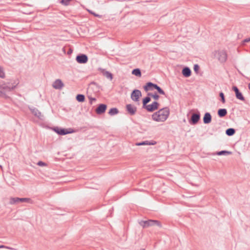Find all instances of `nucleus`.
<instances>
[{"label":"nucleus","instance_id":"obj_1","mask_svg":"<svg viewBox=\"0 0 250 250\" xmlns=\"http://www.w3.org/2000/svg\"><path fill=\"white\" fill-rule=\"evenodd\" d=\"M169 114V107H165L154 113L152 115V118L155 121L163 122L167 120Z\"/></svg>","mask_w":250,"mask_h":250},{"label":"nucleus","instance_id":"obj_2","mask_svg":"<svg viewBox=\"0 0 250 250\" xmlns=\"http://www.w3.org/2000/svg\"><path fill=\"white\" fill-rule=\"evenodd\" d=\"M214 56L222 63H225L228 59V54L225 50L215 51L214 52Z\"/></svg>","mask_w":250,"mask_h":250},{"label":"nucleus","instance_id":"obj_3","mask_svg":"<svg viewBox=\"0 0 250 250\" xmlns=\"http://www.w3.org/2000/svg\"><path fill=\"white\" fill-rule=\"evenodd\" d=\"M139 224L143 228H146L150 226H157L159 227H162L161 222L158 220H148L146 221L142 220L139 222Z\"/></svg>","mask_w":250,"mask_h":250},{"label":"nucleus","instance_id":"obj_4","mask_svg":"<svg viewBox=\"0 0 250 250\" xmlns=\"http://www.w3.org/2000/svg\"><path fill=\"white\" fill-rule=\"evenodd\" d=\"M20 202H26L30 204L33 203V201L29 198H19V197H11L10 199L9 203L11 205L17 204Z\"/></svg>","mask_w":250,"mask_h":250},{"label":"nucleus","instance_id":"obj_5","mask_svg":"<svg viewBox=\"0 0 250 250\" xmlns=\"http://www.w3.org/2000/svg\"><path fill=\"white\" fill-rule=\"evenodd\" d=\"M18 83H17L15 81L13 83H0V88L5 90L8 91H11L14 89Z\"/></svg>","mask_w":250,"mask_h":250},{"label":"nucleus","instance_id":"obj_6","mask_svg":"<svg viewBox=\"0 0 250 250\" xmlns=\"http://www.w3.org/2000/svg\"><path fill=\"white\" fill-rule=\"evenodd\" d=\"M159 104L156 102H153L151 104H147L146 106H142V108L146 109L148 112H152L158 109Z\"/></svg>","mask_w":250,"mask_h":250},{"label":"nucleus","instance_id":"obj_7","mask_svg":"<svg viewBox=\"0 0 250 250\" xmlns=\"http://www.w3.org/2000/svg\"><path fill=\"white\" fill-rule=\"evenodd\" d=\"M54 130L59 135H64L74 132L73 130L71 128H69L68 130H67L64 128H59L58 127L54 128Z\"/></svg>","mask_w":250,"mask_h":250},{"label":"nucleus","instance_id":"obj_8","mask_svg":"<svg viewBox=\"0 0 250 250\" xmlns=\"http://www.w3.org/2000/svg\"><path fill=\"white\" fill-rule=\"evenodd\" d=\"M142 96V93L138 89H134L131 94V99L134 102H137L140 97Z\"/></svg>","mask_w":250,"mask_h":250},{"label":"nucleus","instance_id":"obj_9","mask_svg":"<svg viewBox=\"0 0 250 250\" xmlns=\"http://www.w3.org/2000/svg\"><path fill=\"white\" fill-rule=\"evenodd\" d=\"M200 119V114L199 113H193L191 115V118L189 120V123L191 125H196Z\"/></svg>","mask_w":250,"mask_h":250},{"label":"nucleus","instance_id":"obj_10","mask_svg":"<svg viewBox=\"0 0 250 250\" xmlns=\"http://www.w3.org/2000/svg\"><path fill=\"white\" fill-rule=\"evenodd\" d=\"M76 60L79 63H85L88 61V57L85 54H81L77 56Z\"/></svg>","mask_w":250,"mask_h":250},{"label":"nucleus","instance_id":"obj_11","mask_svg":"<svg viewBox=\"0 0 250 250\" xmlns=\"http://www.w3.org/2000/svg\"><path fill=\"white\" fill-rule=\"evenodd\" d=\"M126 110L130 115H134L137 112V107L131 104H127L126 105Z\"/></svg>","mask_w":250,"mask_h":250},{"label":"nucleus","instance_id":"obj_12","mask_svg":"<svg viewBox=\"0 0 250 250\" xmlns=\"http://www.w3.org/2000/svg\"><path fill=\"white\" fill-rule=\"evenodd\" d=\"M107 108V105L105 104H100L95 110L97 114L101 115L104 113Z\"/></svg>","mask_w":250,"mask_h":250},{"label":"nucleus","instance_id":"obj_13","mask_svg":"<svg viewBox=\"0 0 250 250\" xmlns=\"http://www.w3.org/2000/svg\"><path fill=\"white\" fill-rule=\"evenodd\" d=\"M232 89L235 92V96L237 99L242 101H245V98L243 96L242 93L240 92L237 87L236 86H233L232 87Z\"/></svg>","mask_w":250,"mask_h":250},{"label":"nucleus","instance_id":"obj_14","mask_svg":"<svg viewBox=\"0 0 250 250\" xmlns=\"http://www.w3.org/2000/svg\"><path fill=\"white\" fill-rule=\"evenodd\" d=\"M29 109L31 113L36 117L40 119H42L43 116L42 115L41 112L36 107H31Z\"/></svg>","mask_w":250,"mask_h":250},{"label":"nucleus","instance_id":"obj_15","mask_svg":"<svg viewBox=\"0 0 250 250\" xmlns=\"http://www.w3.org/2000/svg\"><path fill=\"white\" fill-rule=\"evenodd\" d=\"M52 86L55 89H61L63 87L64 84L61 80L57 79L53 83Z\"/></svg>","mask_w":250,"mask_h":250},{"label":"nucleus","instance_id":"obj_16","mask_svg":"<svg viewBox=\"0 0 250 250\" xmlns=\"http://www.w3.org/2000/svg\"><path fill=\"white\" fill-rule=\"evenodd\" d=\"M211 115L209 112H206L203 117V123L205 124H208L211 121Z\"/></svg>","mask_w":250,"mask_h":250},{"label":"nucleus","instance_id":"obj_17","mask_svg":"<svg viewBox=\"0 0 250 250\" xmlns=\"http://www.w3.org/2000/svg\"><path fill=\"white\" fill-rule=\"evenodd\" d=\"M191 71L188 67H184L182 70V74L185 77H188L191 75Z\"/></svg>","mask_w":250,"mask_h":250},{"label":"nucleus","instance_id":"obj_18","mask_svg":"<svg viewBox=\"0 0 250 250\" xmlns=\"http://www.w3.org/2000/svg\"><path fill=\"white\" fill-rule=\"evenodd\" d=\"M227 110L225 108L219 109L217 111L218 115L220 118L225 117L227 114Z\"/></svg>","mask_w":250,"mask_h":250},{"label":"nucleus","instance_id":"obj_19","mask_svg":"<svg viewBox=\"0 0 250 250\" xmlns=\"http://www.w3.org/2000/svg\"><path fill=\"white\" fill-rule=\"evenodd\" d=\"M156 144L155 141L149 142L148 141H145L140 143H137L136 146H142V145H154Z\"/></svg>","mask_w":250,"mask_h":250},{"label":"nucleus","instance_id":"obj_20","mask_svg":"<svg viewBox=\"0 0 250 250\" xmlns=\"http://www.w3.org/2000/svg\"><path fill=\"white\" fill-rule=\"evenodd\" d=\"M102 73L103 75L108 79L112 80L113 79V75L109 71H105L104 69H102Z\"/></svg>","mask_w":250,"mask_h":250},{"label":"nucleus","instance_id":"obj_21","mask_svg":"<svg viewBox=\"0 0 250 250\" xmlns=\"http://www.w3.org/2000/svg\"><path fill=\"white\" fill-rule=\"evenodd\" d=\"M132 74L136 76L141 77L142 76V73L141 70L139 68H135L132 71Z\"/></svg>","mask_w":250,"mask_h":250},{"label":"nucleus","instance_id":"obj_22","mask_svg":"<svg viewBox=\"0 0 250 250\" xmlns=\"http://www.w3.org/2000/svg\"><path fill=\"white\" fill-rule=\"evenodd\" d=\"M235 133V130L233 128H229L226 130V134L229 136L233 135Z\"/></svg>","mask_w":250,"mask_h":250},{"label":"nucleus","instance_id":"obj_23","mask_svg":"<svg viewBox=\"0 0 250 250\" xmlns=\"http://www.w3.org/2000/svg\"><path fill=\"white\" fill-rule=\"evenodd\" d=\"M118 109L115 107L111 108L108 112V114L111 116L115 115L118 114Z\"/></svg>","mask_w":250,"mask_h":250},{"label":"nucleus","instance_id":"obj_24","mask_svg":"<svg viewBox=\"0 0 250 250\" xmlns=\"http://www.w3.org/2000/svg\"><path fill=\"white\" fill-rule=\"evenodd\" d=\"M76 99L79 102H83L85 100V96L83 94H78Z\"/></svg>","mask_w":250,"mask_h":250},{"label":"nucleus","instance_id":"obj_25","mask_svg":"<svg viewBox=\"0 0 250 250\" xmlns=\"http://www.w3.org/2000/svg\"><path fill=\"white\" fill-rule=\"evenodd\" d=\"M151 101V99L149 96H148L146 97L145 98L143 99L142 103H143V106H146L147 105V104L148 103Z\"/></svg>","mask_w":250,"mask_h":250},{"label":"nucleus","instance_id":"obj_26","mask_svg":"<svg viewBox=\"0 0 250 250\" xmlns=\"http://www.w3.org/2000/svg\"><path fill=\"white\" fill-rule=\"evenodd\" d=\"M231 153H232V152L231 151H227V150H222V151H218L217 152V154L218 155H230Z\"/></svg>","mask_w":250,"mask_h":250},{"label":"nucleus","instance_id":"obj_27","mask_svg":"<svg viewBox=\"0 0 250 250\" xmlns=\"http://www.w3.org/2000/svg\"><path fill=\"white\" fill-rule=\"evenodd\" d=\"M149 84H152L151 82H148L146 83V84L144 86V88L146 91H147L148 90H152V86L150 85Z\"/></svg>","mask_w":250,"mask_h":250},{"label":"nucleus","instance_id":"obj_28","mask_svg":"<svg viewBox=\"0 0 250 250\" xmlns=\"http://www.w3.org/2000/svg\"><path fill=\"white\" fill-rule=\"evenodd\" d=\"M147 95L152 97L155 100H158L159 98V96L156 92L154 94L148 93Z\"/></svg>","mask_w":250,"mask_h":250},{"label":"nucleus","instance_id":"obj_29","mask_svg":"<svg viewBox=\"0 0 250 250\" xmlns=\"http://www.w3.org/2000/svg\"><path fill=\"white\" fill-rule=\"evenodd\" d=\"M156 90L159 94L165 95L166 97H167L164 91L159 86L158 87Z\"/></svg>","mask_w":250,"mask_h":250},{"label":"nucleus","instance_id":"obj_30","mask_svg":"<svg viewBox=\"0 0 250 250\" xmlns=\"http://www.w3.org/2000/svg\"><path fill=\"white\" fill-rule=\"evenodd\" d=\"M219 96L221 98V102L224 104L226 102V101H225V95H224V94L222 92H221L220 93H219Z\"/></svg>","mask_w":250,"mask_h":250},{"label":"nucleus","instance_id":"obj_31","mask_svg":"<svg viewBox=\"0 0 250 250\" xmlns=\"http://www.w3.org/2000/svg\"><path fill=\"white\" fill-rule=\"evenodd\" d=\"M5 77V73L2 67L0 66V78H4Z\"/></svg>","mask_w":250,"mask_h":250},{"label":"nucleus","instance_id":"obj_32","mask_svg":"<svg viewBox=\"0 0 250 250\" xmlns=\"http://www.w3.org/2000/svg\"><path fill=\"white\" fill-rule=\"evenodd\" d=\"M199 68L200 67L198 64H195L194 65L193 69L195 73H197L198 72Z\"/></svg>","mask_w":250,"mask_h":250},{"label":"nucleus","instance_id":"obj_33","mask_svg":"<svg viewBox=\"0 0 250 250\" xmlns=\"http://www.w3.org/2000/svg\"><path fill=\"white\" fill-rule=\"evenodd\" d=\"M64 6H67L70 4V1H59Z\"/></svg>","mask_w":250,"mask_h":250},{"label":"nucleus","instance_id":"obj_34","mask_svg":"<svg viewBox=\"0 0 250 250\" xmlns=\"http://www.w3.org/2000/svg\"><path fill=\"white\" fill-rule=\"evenodd\" d=\"M88 99L89 100V104H92L93 101H95L96 100V99L95 98H93L90 96H88Z\"/></svg>","mask_w":250,"mask_h":250},{"label":"nucleus","instance_id":"obj_35","mask_svg":"<svg viewBox=\"0 0 250 250\" xmlns=\"http://www.w3.org/2000/svg\"><path fill=\"white\" fill-rule=\"evenodd\" d=\"M150 85H152V90L153 89H156L159 86L157 84H155V83H152V84H149Z\"/></svg>","mask_w":250,"mask_h":250},{"label":"nucleus","instance_id":"obj_36","mask_svg":"<svg viewBox=\"0 0 250 250\" xmlns=\"http://www.w3.org/2000/svg\"><path fill=\"white\" fill-rule=\"evenodd\" d=\"M37 164L38 166H45L46 165L45 163H44L42 161H39Z\"/></svg>","mask_w":250,"mask_h":250},{"label":"nucleus","instance_id":"obj_37","mask_svg":"<svg viewBox=\"0 0 250 250\" xmlns=\"http://www.w3.org/2000/svg\"><path fill=\"white\" fill-rule=\"evenodd\" d=\"M250 42V37L249 38H247V39H245V40H244L243 41V42L244 43H246V42Z\"/></svg>","mask_w":250,"mask_h":250},{"label":"nucleus","instance_id":"obj_38","mask_svg":"<svg viewBox=\"0 0 250 250\" xmlns=\"http://www.w3.org/2000/svg\"><path fill=\"white\" fill-rule=\"evenodd\" d=\"M88 12L90 13H91L92 14L94 15L95 17H100V15H98V14H95V13H93L92 12V11H90V10H88Z\"/></svg>","mask_w":250,"mask_h":250},{"label":"nucleus","instance_id":"obj_39","mask_svg":"<svg viewBox=\"0 0 250 250\" xmlns=\"http://www.w3.org/2000/svg\"><path fill=\"white\" fill-rule=\"evenodd\" d=\"M6 248L7 249H12V248L8 247H5L4 245L0 246V248Z\"/></svg>","mask_w":250,"mask_h":250},{"label":"nucleus","instance_id":"obj_40","mask_svg":"<svg viewBox=\"0 0 250 250\" xmlns=\"http://www.w3.org/2000/svg\"><path fill=\"white\" fill-rule=\"evenodd\" d=\"M91 85H97V84L96 83L93 82H91V83H90Z\"/></svg>","mask_w":250,"mask_h":250},{"label":"nucleus","instance_id":"obj_41","mask_svg":"<svg viewBox=\"0 0 250 250\" xmlns=\"http://www.w3.org/2000/svg\"><path fill=\"white\" fill-rule=\"evenodd\" d=\"M2 94H3L2 92L0 91V96H1Z\"/></svg>","mask_w":250,"mask_h":250},{"label":"nucleus","instance_id":"obj_42","mask_svg":"<svg viewBox=\"0 0 250 250\" xmlns=\"http://www.w3.org/2000/svg\"><path fill=\"white\" fill-rule=\"evenodd\" d=\"M22 5H23V6H24H24H26V4H25V3H23V4H22Z\"/></svg>","mask_w":250,"mask_h":250},{"label":"nucleus","instance_id":"obj_43","mask_svg":"<svg viewBox=\"0 0 250 250\" xmlns=\"http://www.w3.org/2000/svg\"><path fill=\"white\" fill-rule=\"evenodd\" d=\"M249 89L250 90V83L249 84Z\"/></svg>","mask_w":250,"mask_h":250},{"label":"nucleus","instance_id":"obj_44","mask_svg":"<svg viewBox=\"0 0 250 250\" xmlns=\"http://www.w3.org/2000/svg\"><path fill=\"white\" fill-rule=\"evenodd\" d=\"M141 250H145V249H142Z\"/></svg>","mask_w":250,"mask_h":250},{"label":"nucleus","instance_id":"obj_45","mask_svg":"<svg viewBox=\"0 0 250 250\" xmlns=\"http://www.w3.org/2000/svg\"><path fill=\"white\" fill-rule=\"evenodd\" d=\"M0 167H1V166L0 165Z\"/></svg>","mask_w":250,"mask_h":250}]
</instances>
